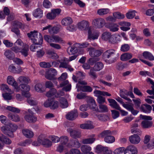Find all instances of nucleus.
<instances>
[{
  "instance_id": "f257e3e1",
  "label": "nucleus",
  "mask_w": 154,
  "mask_h": 154,
  "mask_svg": "<svg viewBox=\"0 0 154 154\" xmlns=\"http://www.w3.org/2000/svg\"><path fill=\"white\" fill-rule=\"evenodd\" d=\"M17 126L15 124L10 123L8 125L3 126L1 128V131L5 134L10 137H13V133L17 129Z\"/></svg>"
},
{
  "instance_id": "f03ea898",
  "label": "nucleus",
  "mask_w": 154,
  "mask_h": 154,
  "mask_svg": "<svg viewBox=\"0 0 154 154\" xmlns=\"http://www.w3.org/2000/svg\"><path fill=\"white\" fill-rule=\"evenodd\" d=\"M119 53L115 50L110 49L106 50L103 54V57L104 59L110 58V60L108 61V63H110L115 62L119 57Z\"/></svg>"
},
{
  "instance_id": "7ed1b4c3",
  "label": "nucleus",
  "mask_w": 154,
  "mask_h": 154,
  "mask_svg": "<svg viewBox=\"0 0 154 154\" xmlns=\"http://www.w3.org/2000/svg\"><path fill=\"white\" fill-rule=\"evenodd\" d=\"M87 102V104H83L80 106V109L81 111H86L87 110L88 107L94 111H98V109L97 107L95 101L93 98L90 97H88Z\"/></svg>"
},
{
  "instance_id": "20e7f679",
  "label": "nucleus",
  "mask_w": 154,
  "mask_h": 154,
  "mask_svg": "<svg viewBox=\"0 0 154 154\" xmlns=\"http://www.w3.org/2000/svg\"><path fill=\"white\" fill-rule=\"evenodd\" d=\"M27 35L33 43L35 44L42 43L43 41L42 35L40 33H39V38H38L37 31H31L27 33Z\"/></svg>"
},
{
  "instance_id": "39448f33",
  "label": "nucleus",
  "mask_w": 154,
  "mask_h": 154,
  "mask_svg": "<svg viewBox=\"0 0 154 154\" xmlns=\"http://www.w3.org/2000/svg\"><path fill=\"white\" fill-rule=\"evenodd\" d=\"M94 96L97 97V101L99 105L103 104L106 102L105 98L102 96H111L110 94L107 92L101 91L97 90H95L94 91Z\"/></svg>"
},
{
  "instance_id": "423d86ee",
  "label": "nucleus",
  "mask_w": 154,
  "mask_h": 154,
  "mask_svg": "<svg viewBox=\"0 0 154 154\" xmlns=\"http://www.w3.org/2000/svg\"><path fill=\"white\" fill-rule=\"evenodd\" d=\"M103 64L100 62L96 63L94 66L90 69L88 73L89 75L92 78L96 79L97 75L95 71H99L102 69L104 67Z\"/></svg>"
},
{
  "instance_id": "0eeeda50",
  "label": "nucleus",
  "mask_w": 154,
  "mask_h": 154,
  "mask_svg": "<svg viewBox=\"0 0 154 154\" xmlns=\"http://www.w3.org/2000/svg\"><path fill=\"white\" fill-rule=\"evenodd\" d=\"M44 38L49 45L51 43H53L54 42L58 43H64V42L62 38L57 35H45L44 36Z\"/></svg>"
},
{
  "instance_id": "6e6552de",
  "label": "nucleus",
  "mask_w": 154,
  "mask_h": 154,
  "mask_svg": "<svg viewBox=\"0 0 154 154\" xmlns=\"http://www.w3.org/2000/svg\"><path fill=\"white\" fill-rule=\"evenodd\" d=\"M140 117L141 119L144 120L141 123V125L143 128H150L152 126V122L148 121L152 119L151 116L140 115Z\"/></svg>"
},
{
  "instance_id": "1a4fd4ad",
  "label": "nucleus",
  "mask_w": 154,
  "mask_h": 154,
  "mask_svg": "<svg viewBox=\"0 0 154 154\" xmlns=\"http://www.w3.org/2000/svg\"><path fill=\"white\" fill-rule=\"evenodd\" d=\"M27 84H20L19 86L21 87V94L24 97L28 98L30 97L31 95L29 92L30 87Z\"/></svg>"
},
{
  "instance_id": "9d476101",
  "label": "nucleus",
  "mask_w": 154,
  "mask_h": 154,
  "mask_svg": "<svg viewBox=\"0 0 154 154\" xmlns=\"http://www.w3.org/2000/svg\"><path fill=\"white\" fill-rule=\"evenodd\" d=\"M38 141L45 147H49L52 145V142L46 138L45 135L41 134L39 136Z\"/></svg>"
},
{
  "instance_id": "9b49d317",
  "label": "nucleus",
  "mask_w": 154,
  "mask_h": 154,
  "mask_svg": "<svg viewBox=\"0 0 154 154\" xmlns=\"http://www.w3.org/2000/svg\"><path fill=\"white\" fill-rule=\"evenodd\" d=\"M7 81L8 84L12 85L14 87L16 92H18L20 91V88L13 77L10 75L8 76L7 77Z\"/></svg>"
},
{
  "instance_id": "f8f14e48",
  "label": "nucleus",
  "mask_w": 154,
  "mask_h": 154,
  "mask_svg": "<svg viewBox=\"0 0 154 154\" xmlns=\"http://www.w3.org/2000/svg\"><path fill=\"white\" fill-rule=\"evenodd\" d=\"M48 30V32L51 34H57L59 31V28L57 26H53L51 25H48L47 26L43 27L42 31Z\"/></svg>"
},
{
  "instance_id": "ddd939ff",
  "label": "nucleus",
  "mask_w": 154,
  "mask_h": 154,
  "mask_svg": "<svg viewBox=\"0 0 154 154\" xmlns=\"http://www.w3.org/2000/svg\"><path fill=\"white\" fill-rule=\"evenodd\" d=\"M61 12V10L60 9L57 8L52 9L51 12L47 14V17L50 20L54 19L57 16L60 14Z\"/></svg>"
},
{
  "instance_id": "4468645a",
  "label": "nucleus",
  "mask_w": 154,
  "mask_h": 154,
  "mask_svg": "<svg viewBox=\"0 0 154 154\" xmlns=\"http://www.w3.org/2000/svg\"><path fill=\"white\" fill-rule=\"evenodd\" d=\"M92 23L96 28H101L104 26L105 22L103 19L99 18L94 19L92 21Z\"/></svg>"
},
{
  "instance_id": "2eb2a0df",
  "label": "nucleus",
  "mask_w": 154,
  "mask_h": 154,
  "mask_svg": "<svg viewBox=\"0 0 154 154\" xmlns=\"http://www.w3.org/2000/svg\"><path fill=\"white\" fill-rule=\"evenodd\" d=\"M67 131L69 133L70 136L73 138H76L80 137L81 133L78 130L73 129L71 128L67 129Z\"/></svg>"
},
{
  "instance_id": "dca6fc26",
  "label": "nucleus",
  "mask_w": 154,
  "mask_h": 154,
  "mask_svg": "<svg viewBox=\"0 0 154 154\" xmlns=\"http://www.w3.org/2000/svg\"><path fill=\"white\" fill-rule=\"evenodd\" d=\"M71 84L70 83L69 81L66 80L60 84V86L58 85L57 87H62V90L66 91H69L71 89Z\"/></svg>"
},
{
  "instance_id": "f3484780",
  "label": "nucleus",
  "mask_w": 154,
  "mask_h": 154,
  "mask_svg": "<svg viewBox=\"0 0 154 154\" xmlns=\"http://www.w3.org/2000/svg\"><path fill=\"white\" fill-rule=\"evenodd\" d=\"M89 26V22L85 20H83L78 23L77 26L78 28L81 30H84L88 29Z\"/></svg>"
},
{
  "instance_id": "a211bd4d",
  "label": "nucleus",
  "mask_w": 154,
  "mask_h": 154,
  "mask_svg": "<svg viewBox=\"0 0 154 154\" xmlns=\"http://www.w3.org/2000/svg\"><path fill=\"white\" fill-rule=\"evenodd\" d=\"M89 55L92 57H98L101 54V52L99 50L95 49L93 48H88Z\"/></svg>"
},
{
  "instance_id": "6ab92c4d",
  "label": "nucleus",
  "mask_w": 154,
  "mask_h": 154,
  "mask_svg": "<svg viewBox=\"0 0 154 154\" xmlns=\"http://www.w3.org/2000/svg\"><path fill=\"white\" fill-rule=\"evenodd\" d=\"M137 148L133 145H130L126 149L124 154H137Z\"/></svg>"
},
{
  "instance_id": "aec40b11",
  "label": "nucleus",
  "mask_w": 154,
  "mask_h": 154,
  "mask_svg": "<svg viewBox=\"0 0 154 154\" xmlns=\"http://www.w3.org/2000/svg\"><path fill=\"white\" fill-rule=\"evenodd\" d=\"M25 120L29 123H34L37 121V118L34 115L27 114L24 116Z\"/></svg>"
},
{
  "instance_id": "412c9836",
  "label": "nucleus",
  "mask_w": 154,
  "mask_h": 154,
  "mask_svg": "<svg viewBox=\"0 0 154 154\" xmlns=\"http://www.w3.org/2000/svg\"><path fill=\"white\" fill-rule=\"evenodd\" d=\"M76 87L77 88V91L78 92L80 90H81L83 92H91L93 90L92 88L89 86L86 85L82 86H80L79 84H77Z\"/></svg>"
},
{
  "instance_id": "4be33fe9",
  "label": "nucleus",
  "mask_w": 154,
  "mask_h": 154,
  "mask_svg": "<svg viewBox=\"0 0 154 154\" xmlns=\"http://www.w3.org/2000/svg\"><path fill=\"white\" fill-rule=\"evenodd\" d=\"M35 82L36 84L35 86V89L36 91L42 93L45 91L42 84L39 82L38 80H35Z\"/></svg>"
},
{
  "instance_id": "5701e85b",
  "label": "nucleus",
  "mask_w": 154,
  "mask_h": 154,
  "mask_svg": "<svg viewBox=\"0 0 154 154\" xmlns=\"http://www.w3.org/2000/svg\"><path fill=\"white\" fill-rule=\"evenodd\" d=\"M130 142L133 144H137L140 141V137L137 134H134L131 136L129 137Z\"/></svg>"
},
{
  "instance_id": "b1692460",
  "label": "nucleus",
  "mask_w": 154,
  "mask_h": 154,
  "mask_svg": "<svg viewBox=\"0 0 154 154\" xmlns=\"http://www.w3.org/2000/svg\"><path fill=\"white\" fill-rule=\"evenodd\" d=\"M96 149L97 150L103 152L104 154H112V151L109 150L107 147H104L101 145H99L97 146Z\"/></svg>"
},
{
  "instance_id": "393cba45",
  "label": "nucleus",
  "mask_w": 154,
  "mask_h": 154,
  "mask_svg": "<svg viewBox=\"0 0 154 154\" xmlns=\"http://www.w3.org/2000/svg\"><path fill=\"white\" fill-rule=\"evenodd\" d=\"M78 116V113L76 110L72 111L66 115V119L69 120H74Z\"/></svg>"
},
{
  "instance_id": "a878e982",
  "label": "nucleus",
  "mask_w": 154,
  "mask_h": 154,
  "mask_svg": "<svg viewBox=\"0 0 154 154\" xmlns=\"http://www.w3.org/2000/svg\"><path fill=\"white\" fill-rule=\"evenodd\" d=\"M22 133L27 138H32L34 135L33 132L31 130L28 129H23L22 130Z\"/></svg>"
},
{
  "instance_id": "bb28decb",
  "label": "nucleus",
  "mask_w": 154,
  "mask_h": 154,
  "mask_svg": "<svg viewBox=\"0 0 154 154\" xmlns=\"http://www.w3.org/2000/svg\"><path fill=\"white\" fill-rule=\"evenodd\" d=\"M99 35L97 32L92 33L90 29H89L88 32V40H95L98 38Z\"/></svg>"
},
{
  "instance_id": "cd10ccee",
  "label": "nucleus",
  "mask_w": 154,
  "mask_h": 154,
  "mask_svg": "<svg viewBox=\"0 0 154 154\" xmlns=\"http://www.w3.org/2000/svg\"><path fill=\"white\" fill-rule=\"evenodd\" d=\"M76 74V76L73 75L72 77L73 80L76 82H77L79 78H83L85 76V73L81 71H79L77 72Z\"/></svg>"
},
{
  "instance_id": "c85d7f7f",
  "label": "nucleus",
  "mask_w": 154,
  "mask_h": 154,
  "mask_svg": "<svg viewBox=\"0 0 154 154\" xmlns=\"http://www.w3.org/2000/svg\"><path fill=\"white\" fill-rule=\"evenodd\" d=\"M94 134H92L89 136V138L87 139H84L82 140V143L84 144H90L93 143L95 140V138H94Z\"/></svg>"
},
{
  "instance_id": "c756f323",
  "label": "nucleus",
  "mask_w": 154,
  "mask_h": 154,
  "mask_svg": "<svg viewBox=\"0 0 154 154\" xmlns=\"http://www.w3.org/2000/svg\"><path fill=\"white\" fill-rule=\"evenodd\" d=\"M81 128L83 129H91L94 127L93 122L91 121H88L86 123L81 124L80 125Z\"/></svg>"
},
{
  "instance_id": "7c9ffc66",
  "label": "nucleus",
  "mask_w": 154,
  "mask_h": 154,
  "mask_svg": "<svg viewBox=\"0 0 154 154\" xmlns=\"http://www.w3.org/2000/svg\"><path fill=\"white\" fill-rule=\"evenodd\" d=\"M110 11V9L108 8H102L98 9L97 13L100 16H103L109 14Z\"/></svg>"
},
{
  "instance_id": "2f4dec72",
  "label": "nucleus",
  "mask_w": 154,
  "mask_h": 154,
  "mask_svg": "<svg viewBox=\"0 0 154 154\" xmlns=\"http://www.w3.org/2000/svg\"><path fill=\"white\" fill-rule=\"evenodd\" d=\"M73 21L72 19L69 17L63 18L61 21V23L63 26H66L72 23Z\"/></svg>"
},
{
  "instance_id": "473e14b6",
  "label": "nucleus",
  "mask_w": 154,
  "mask_h": 154,
  "mask_svg": "<svg viewBox=\"0 0 154 154\" xmlns=\"http://www.w3.org/2000/svg\"><path fill=\"white\" fill-rule=\"evenodd\" d=\"M120 37L119 35H112L109 42L112 44L117 43L120 41Z\"/></svg>"
},
{
  "instance_id": "72a5a7b5",
  "label": "nucleus",
  "mask_w": 154,
  "mask_h": 154,
  "mask_svg": "<svg viewBox=\"0 0 154 154\" xmlns=\"http://www.w3.org/2000/svg\"><path fill=\"white\" fill-rule=\"evenodd\" d=\"M140 110L141 111L145 113H149L152 109V107L149 105L145 104L141 106Z\"/></svg>"
},
{
  "instance_id": "f704fd0d",
  "label": "nucleus",
  "mask_w": 154,
  "mask_h": 154,
  "mask_svg": "<svg viewBox=\"0 0 154 154\" xmlns=\"http://www.w3.org/2000/svg\"><path fill=\"white\" fill-rule=\"evenodd\" d=\"M0 141L6 144H10L11 143V141L8 138L6 137L4 134H0Z\"/></svg>"
},
{
  "instance_id": "c9c22d12",
  "label": "nucleus",
  "mask_w": 154,
  "mask_h": 154,
  "mask_svg": "<svg viewBox=\"0 0 154 154\" xmlns=\"http://www.w3.org/2000/svg\"><path fill=\"white\" fill-rule=\"evenodd\" d=\"M17 81L20 84H26L29 83L30 80L27 77L21 76L18 78Z\"/></svg>"
},
{
  "instance_id": "e433bc0d",
  "label": "nucleus",
  "mask_w": 154,
  "mask_h": 154,
  "mask_svg": "<svg viewBox=\"0 0 154 154\" xmlns=\"http://www.w3.org/2000/svg\"><path fill=\"white\" fill-rule=\"evenodd\" d=\"M29 51V46L25 44L24 47L20 50L19 52L21 53V54L25 57H26L28 55Z\"/></svg>"
},
{
  "instance_id": "4c0bfd02",
  "label": "nucleus",
  "mask_w": 154,
  "mask_h": 154,
  "mask_svg": "<svg viewBox=\"0 0 154 154\" xmlns=\"http://www.w3.org/2000/svg\"><path fill=\"white\" fill-rule=\"evenodd\" d=\"M8 117L10 119L14 122H17L20 121V118L18 115L16 114H12L10 113L8 115Z\"/></svg>"
},
{
  "instance_id": "58836bf2",
  "label": "nucleus",
  "mask_w": 154,
  "mask_h": 154,
  "mask_svg": "<svg viewBox=\"0 0 154 154\" xmlns=\"http://www.w3.org/2000/svg\"><path fill=\"white\" fill-rule=\"evenodd\" d=\"M108 100L110 103V105L111 106L117 110H120L121 107L115 100L112 99H109Z\"/></svg>"
},
{
  "instance_id": "ea45409f",
  "label": "nucleus",
  "mask_w": 154,
  "mask_h": 154,
  "mask_svg": "<svg viewBox=\"0 0 154 154\" xmlns=\"http://www.w3.org/2000/svg\"><path fill=\"white\" fill-rule=\"evenodd\" d=\"M33 15L36 18H41L43 16V11L40 8H37L33 12Z\"/></svg>"
},
{
  "instance_id": "a19ab883",
  "label": "nucleus",
  "mask_w": 154,
  "mask_h": 154,
  "mask_svg": "<svg viewBox=\"0 0 154 154\" xmlns=\"http://www.w3.org/2000/svg\"><path fill=\"white\" fill-rule=\"evenodd\" d=\"M67 51L69 55L74 54L78 52L77 48L75 45L69 47L67 49Z\"/></svg>"
},
{
  "instance_id": "79ce46f5",
  "label": "nucleus",
  "mask_w": 154,
  "mask_h": 154,
  "mask_svg": "<svg viewBox=\"0 0 154 154\" xmlns=\"http://www.w3.org/2000/svg\"><path fill=\"white\" fill-rule=\"evenodd\" d=\"M60 105L63 108H66L68 106V103L67 100L64 98L61 97L59 99Z\"/></svg>"
},
{
  "instance_id": "37998d69",
  "label": "nucleus",
  "mask_w": 154,
  "mask_h": 154,
  "mask_svg": "<svg viewBox=\"0 0 154 154\" xmlns=\"http://www.w3.org/2000/svg\"><path fill=\"white\" fill-rule=\"evenodd\" d=\"M119 26L117 23H111L109 24V28L110 31L112 32L117 31L119 29Z\"/></svg>"
},
{
  "instance_id": "c03bdc74",
  "label": "nucleus",
  "mask_w": 154,
  "mask_h": 154,
  "mask_svg": "<svg viewBox=\"0 0 154 154\" xmlns=\"http://www.w3.org/2000/svg\"><path fill=\"white\" fill-rule=\"evenodd\" d=\"M143 55L146 59H148L150 60H154V56L149 52L145 51L143 53Z\"/></svg>"
},
{
  "instance_id": "a18cd8bd",
  "label": "nucleus",
  "mask_w": 154,
  "mask_h": 154,
  "mask_svg": "<svg viewBox=\"0 0 154 154\" xmlns=\"http://www.w3.org/2000/svg\"><path fill=\"white\" fill-rule=\"evenodd\" d=\"M132 57V55L131 54L128 53H125L121 56L120 58L121 60L125 61L131 59Z\"/></svg>"
},
{
  "instance_id": "49530a36",
  "label": "nucleus",
  "mask_w": 154,
  "mask_h": 154,
  "mask_svg": "<svg viewBox=\"0 0 154 154\" xmlns=\"http://www.w3.org/2000/svg\"><path fill=\"white\" fill-rule=\"evenodd\" d=\"M60 67L67 69L70 72L73 71L74 70V69L70 65L65 62L60 63Z\"/></svg>"
},
{
  "instance_id": "de8ad7c7",
  "label": "nucleus",
  "mask_w": 154,
  "mask_h": 154,
  "mask_svg": "<svg viewBox=\"0 0 154 154\" xmlns=\"http://www.w3.org/2000/svg\"><path fill=\"white\" fill-rule=\"evenodd\" d=\"M111 35V34L110 32H105L102 34V38L104 40L108 41H109Z\"/></svg>"
},
{
  "instance_id": "09e8293b",
  "label": "nucleus",
  "mask_w": 154,
  "mask_h": 154,
  "mask_svg": "<svg viewBox=\"0 0 154 154\" xmlns=\"http://www.w3.org/2000/svg\"><path fill=\"white\" fill-rule=\"evenodd\" d=\"M136 12L135 10H130L126 14V16L128 19H132L135 16Z\"/></svg>"
},
{
  "instance_id": "8fccbe9b",
  "label": "nucleus",
  "mask_w": 154,
  "mask_h": 154,
  "mask_svg": "<svg viewBox=\"0 0 154 154\" xmlns=\"http://www.w3.org/2000/svg\"><path fill=\"white\" fill-rule=\"evenodd\" d=\"M104 141L107 143H111L114 142L115 138L113 136L109 135L104 138Z\"/></svg>"
},
{
  "instance_id": "3c124183",
  "label": "nucleus",
  "mask_w": 154,
  "mask_h": 154,
  "mask_svg": "<svg viewBox=\"0 0 154 154\" xmlns=\"http://www.w3.org/2000/svg\"><path fill=\"white\" fill-rule=\"evenodd\" d=\"M56 93L57 90L55 89L52 88L46 93L45 95L47 97H51L54 96Z\"/></svg>"
},
{
  "instance_id": "603ef678",
  "label": "nucleus",
  "mask_w": 154,
  "mask_h": 154,
  "mask_svg": "<svg viewBox=\"0 0 154 154\" xmlns=\"http://www.w3.org/2000/svg\"><path fill=\"white\" fill-rule=\"evenodd\" d=\"M47 53L49 57L52 59H57L59 57L57 54L54 52L49 51H48Z\"/></svg>"
},
{
  "instance_id": "864d4df0",
  "label": "nucleus",
  "mask_w": 154,
  "mask_h": 154,
  "mask_svg": "<svg viewBox=\"0 0 154 154\" xmlns=\"http://www.w3.org/2000/svg\"><path fill=\"white\" fill-rule=\"evenodd\" d=\"M4 54L7 58L10 59H11L14 57V54L9 50L6 51L4 53Z\"/></svg>"
},
{
  "instance_id": "5fc2aeb1",
  "label": "nucleus",
  "mask_w": 154,
  "mask_h": 154,
  "mask_svg": "<svg viewBox=\"0 0 154 154\" xmlns=\"http://www.w3.org/2000/svg\"><path fill=\"white\" fill-rule=\"evenodd\" d=\"M126 149L124 147H120L116 149L113 151L114 154H121L124 152H125Z\"/></svg>"
},
{
  "instance_id": "6e6d98bb",
  "label": "nucleus",
  "mask_w": 154,
  "mask_h": 154,
  "mask_svg": "<svg viewBox=\"0 0 154 154\" xmlns=\"http://www.w3.org/2000/svg\"><path fill=\"white\" fill-rule=\"evenodd\" d=\"M6 109L9 111L17 113H20V110L18 108L10 106H7Z\"/></svg>"
},
{
  "instance_id": "4d7b16f0",
  "label": "nucleus",
  "mask_w": 154,
  "mask_h": 154,
  "mask_svg": "<svg viewBox=\"0 0 154 154\" xmlns=\"http://www.w3.org/2000/svg\"><path fill=\"white\" fill-rule=\"evenodd\" d=\"M60 141L62 144L66 145L69 140L68 137L66 136H63L60 137Z\"/></svg>"
},
{
  "instance_id": "13d9d810",
  "label": "nucleus",
  "mask_w": 154,
  "mask_h": 154,
  "mask_svg": "<svg viewBox=\"0 0 154 154\" xmlns=\"http://www.w3.org/2000/svg\"><path fill=\"white\" fill-rule=\"evenodd\" d=\"M113 16L116 19H122L125 17V16L124 14L118 12L113 13Z\"/></svg>"
},
{
  "instance_id": "bf43d9fd",
  "label": "nucleus",
  "mask_w": 154,
  "mask_h": 154,
  "mask_svg": "<svg viewBox=\"0 0 154 154\" xmlns=\"http://www.w3.org/2000/svg\"><path fill=\"white\" fill-rule=\"evenodd\" d=\"M111 134V132L109 130H106L102 132L99 135L100 137L101 138L105 137Z\"/></svg>"
},
{
  "instance_id": "052dcab7",
  "label": "nucleus",
  "mask_w": 154,
  "mask_h": 154,
  "mask_svg": "<svg viewBox=\"0 0 154 154\" xmlns=\"http://www.w3.org/2000/svg\"><path fill=\"white\" fill-rule=\"evenodd\" d=\"M39 65L42 67L44 68H49L51 66V62H43L39 63Z\"/></svg>"
},
{
  "instance_id": "680f3d73",
  "label": "nucleus",
  "mask_w": 154,
  "mask_h": 154,
  "mask_svg": "<svg viewBox=\"0 0 154 154\" xmlns=\"http://www.w3.org/2000/svg\"><path fill=\"white\" fill-rule=\"evenodd\" d=\"M23 47L16 45L14 44V46L11 48L12 50L16 53H18L19 52L20 50L22 49Z\"/></svg>"
},
{
  "instance_id": "e2e57ef3",
  "label": "nucleus",
  "mask_w": 154,
  "mask_h": 154,
  "mask_svg": "<svg viewBox=\"0 0 154 154\" xmlns=\"http://www.w3.org/2000/svg\"><path fill=\"white\" fill-rule=\"evenodd\" d=\"M80 151L78 149H72L69 152H66L65 154H80Z\"/></svg>"
},
{
  "instance_id": "0e129e2a",
  "label": "nucleus",
  "mask_w": 154,
  "mask_h": 154,
  "mask_svg": "<svg viewBox=\"0 0 154 154\" xmlns=\"http://www.w3.org/2000/svg\"><path fill=\"white\" fill-rule=\"evenodd\" d=\"M66 29L67 30L70 32H74L76 29V26L73 24H69L68 26Z\"/></svg>"
},
{
  "instance_id": "69168bd1",
  "label": "nucleus",
  "mask_w": 154,
  "mask_h": 154,
  "mask_svg": "<svg viewBox=\"0 0 154 154\" xmlns=\"http://www.w3.org/2000/svg\"><path fill=\"white\" fill-rule=\"evenodd\" d=\"M1 89L2 90H6L7 91L11 93H13V91L11 90V89L9 88L8 86L5 84H2L0 87Z\"/></svg>"
},
{
  "instance_id": "338daca9",
  "label": "nucleus",
  "mask_w": 154,
  "mask_h": 154,
  "mask_svg": "<svg viewBox=\"0 0 154 154\" xmlns=\"http://www.w3.org/2000/svg\"><path fill=\"white\" fill-rule=\"evenodd\" d=\"M130 48V46L128 44H125L122 45L121 48V50L123 52L128 51Z\"/></svg>"
},
{
  "instance_id": "774afa93",
  "label": "nucleus",
  "mask_w": 154,
  "mask_h": 154,
  "mask_svg": "<svg viewBox=\"0 0 154 154\" xmlns=\"http://www.w3.org/2000/svg\"><path fill=\"white\" fill-rule=\"evenodd\" d=\"M50 139L54 143H58L60 141V137L55 136H49Z\"/></svg>"
}]
</instances>
